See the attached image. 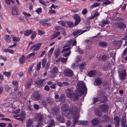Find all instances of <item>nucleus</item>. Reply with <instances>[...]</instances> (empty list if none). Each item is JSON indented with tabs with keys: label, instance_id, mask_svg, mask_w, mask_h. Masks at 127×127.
I'll return each instance as SVG.
<instances>
[{
	"label": "nucleus",
	"instance_id": "50",
	"mask_svg": "<svg viewBox=\"0 0 127 127\" xmlns=\"http://www.w3.org/2000/svg\"><path fill=\"white\" fill-rule=\"evenodd\" d=\"M3 74L5 75L7 77H9L11 76V73L9 72H5L3 73Z\"/></svg>",
	"mask_w": 127,
	"mask_h": 127
},
{
	"label": "nucleus",
	"instance_id": "1",
	"mask_svg": "<svg viewBox=\"0 0 127 127\" xmlns=\"http://www.w3.org/2000/svg\"><path fill=\"white\" fill-rule=\"evenodd\" d=\"M77 93H79L80 95H85L87 93V89L82 82H78L76 87Z\"/></svg>",
	"mask_w": 127,
	"mask_h": 127
},
{
	"label": "nucleus",
	"instance_id": "2",
	"mask_svg": "<svg viewBox=\"0 0 127 127\" xmlns=\"http://www.w3.org/2000/svg\"><path fill=\"white\" fill-rule=\"evenodd\" d=\"M66 93L67 96L69 97L73 98L74 100H77L78 98L79 94L77 92L74 93L70 89H67Z\"/></svg>",
	"mask_w": 127,
	"mask_h": 127
},
{
	"label": "nucleus",
	"instance_id": "19",
	"mask_svg": "<svg viewBox=\"0 0 127 127\" xmlns=\"http://www.w3.org/2000/svg\"><path fill=\"white\" fill-rule=\"evenodd\" d=\"M43 80L42 79H39L38 81H36L35 83L38 86H41L43 84Z\"/></svg>",
	"mask_w": 127,
	"mask_h": 127
},
{
	"label": "nucleus",
	"instance_id": "60",
	"mask_svg": "<svg viewBox=\"0 0 127 127\" xmlns=\"http://www.w3.org/2000/svg\"><path fill=\"white\" fill-rule=\"evenodd\" d=\"M67 60V58H61L60 61L61 62L63 63H64L66 62Z\"/></svg>",
	"mask_w": 127,
	"mask_h": 127
},
{
	"label": "nucleus",
	"instance_id": "18",
	"mask_svg": "<svg viewBox=\"0 0 127 127\" xmlns=\"http://www.w3.org/2000/svg\"><path fill=\"white\" fill-rule=\"evenodd\" d=\"M46 101L48 103L52 105L54 103V100L53 98L50 97H48L46 99Z\"/></svg>",
	"mask_w": 127,
	"mask_h": 127
},
{
	"label": "nucleus",
	"instance_id": "16",
	"mask_svg": "<svg viewBox=\"0 0 127 127\" xmlns=\"http://www.w3.org/2000/svg\"><path fill=\"white\" fill-rule=\"evenodd\" d=\"M33 122L32 120L29 119L26 122V127H31Z\"/></svg>",
	"mask_w": 127,
	"mask_h": 127
},
{
	"label": "nucleus",
	"instance_id": "51",
	"mask_svg": "<svg viewBox=\"0 0 127 127\" xmlns=\"http://www.w3.org/2000/svg\"><path fill=\"white\" fill-rule=\"evenodd\" d=\"M58 23L63 26H65V22L63 21H60L58 22Z\"/></svg>",
	"mask_w": 127,
	"mask_h": 127
},
{
	"label": "nucleus",
	"instance_id": "12",
	"mask_svg": "<svg viewBox=\"0 0 127 127\" xmlns=\"http://www.w3.org/2000/svg\"><path fill=\"white\" fill-rule=\"evenodd\" d=\"M102 83L101 78L99 77H97L95 80L94 84L96 86H98L100 85Z\"/></svg>",
	"mask_w": 127,
	"mask_h": 127
},
{
	"label": "nucleus",
	"instance_id": "62",
	"mask_svg": "<svg viewBox=\"0 0 127 127\" xmlns=\"http://www.w3.org/2000/svg\"><path fill=\"white\" fill-rule=\"evenodd\" d=\"M18 116H19L21 118H24V119L25 118V114L24 112H22L20 114L18 115Z\"/></svg>",
	"mask_w": 127,
	"mask_h": 127
},
{
	"label": "nucleus",
	"instance_id": "36",
	"mask_svg": "<svg viewBox=\"0 0 127 127\" xmlns=\"http://www.w3.org/2000/svg\"><path fill=\"white\" fill-rule=\"evenodd\" d=\"M95 113L96 116L99 117H101L102 115L101 112L97 110H96L95 111Z\"/></svg>",
	"mask_w": 127,
	"mask_h": 127
},
{
	"label": "nucleus",
	"instance_id": "59",
	"mask_svg": "<svg viewBox=\"0 0 127 127\" xmlns=\"http://www.w3.org/2000/svg\"><path fill=\"white\" fill-rule=\"evenodd\" d=\"M55 123V122L54 120H51V122L49 124V125H50L51 126H54Z\"/></svg>",
	"mask_w": 127,
	"mask_h": 127
},
{
	"label": "nucleus",
	"instance_id": "64",
	"mask_svg": "<svg viewBox=\"0 0 127 127\" xmlns=\"http://www.w3.org/2000/svg\"><path fill=\"white\" fill-rule=\"evenodd\" d=\"M87 12V11L86 9L85 8L83 9L82 11V13L83 15H85Z\"/></svg>",
	"mask_w": 127,
	"mask_h": 127
},
{
	"label": "nucleus",
	"instance_id": "11",
	"mask_svg": "<svg viewBox=\"0 0 127 127\" xmlns=\"http://www.w3.org/2000/svg\"><path fill=\"white\" fill-rule=\"evenodd\" d=\"M100 109L103 111H107L108 110V105L103 104L99 106Z\"/></svg>",
	"mask_w": 127,
	"mask_h": 127
},
{
	"label": "nucleus",
	"instance_id": "4",
	"mask_svg": "<svg viewBox=\"0 0 127 127\" xmlns=\"http://www.w3.org/2000/svg\"><path fill=\"white\" fill-rule=\"evenodd\" d=\"M70 113L75 115L77 114V109L76 106L75 105H72L70 106L69 109Z\"/></svg>",
	"mask_w": 127,
	"mask_h": 127
},
{
	"label": "nucleus",
	"instance_id": "38",
	"mask_svg": "<svg viewBox=\"0 0 127 127\" xmlns=\"http://www.w3.org/2000/svg\"><path fill=\"white\" fill-rule=\"evenodd\" d=\"M42 118V116L40 114H38L36 117V119L39 121H41Z\"/></svg>",
	"mask_w": 127,
	"mask_h": 127
},
{
	"label": "nucleus",
	"instance_id": "57",
	"mask_svg": "<svg viewBox=\"0 0 127 127\" xmlns=\"http://www.w3.org/2000/svg\"><path fill=\"white\" fill-rule=\"evenodd\" d=\"M88 122L87 121H83L81 122V124L82 125L84 126L87 125L88 124Z\"/></svg>",
	"mask_w": 127,
	"mask_h": 127
},
{
	"label": "nucleus",
	"instance_id": "61",
	"mask_svg": "<svg viewBox=\"0 0 127 127\" xmlns=\"http://www.w3.org/2000/svg\"><path fill=\"white\" fill-rule=\"evenodd\" d=\"M111 2L108 0H106L103 3L105 5L109 4L111 3Z\"/></svg>",
	"mask_w": 127,
	"mask_h": 127
},
{
	"label": "nucleus",
	"instance_id": "43",
	"mask_svg": "<svg viewBox=\"0 0 127 127\" xmlns=\"http://www.w3.org/2000/svg\"><path fill=\"white\" fill-rule=\"evenodd\" d=\"M100 5V3L98 2H95L90 7V8L92 9L95 7L97 6Z\"/></svg>",
	"mask_w": 127,
	"mask_h": 127
},
{
	"label": "nucleus",
	"instance_id": "31",
	"mask_svg": "<svg viewBox=\"0 0 127 127\" xmlns=\"http://www.w3.org/2000/svg\"><path fill=\"white\" fill-rule=\"evenodd\" d=\"M101 23H102V27L104 26L106 24H108L110 23L109 21L107 20H101Z\"/></svg>",
	"mask_w": 127,
	"mask_h": 127
},
{
	"label": "nucleus",
	"instance_id": "22",
	"mask_svg": "<svg viewBox=\"0 0 127 127\" xmlns=\"http://www.w3.org/2000/svg\"><path fill=\"white\" fill-rule=\"evenodd\" d=\"M96 71L93 70L89 72L88 75L90 77H93L96 74Z\"/></svg>",
	"mask_w": 127,
	"mask_h": 127
},
{
	"label": "nucleus",
	"instance_id": "14",
	"mask_svg": "<svg viewBox=\"0 0 127 127\" xmlns=\"http://www.w3.org/2000/svg\"><path fill=\"white\" fill-rule=\"evenodd\" d=\"M74 116L73 117V125L74 126L78 122V119L79 118V114H77Z\"/></svg>",
	"mask_w": 127,
	"mask_h": 127
},
{
	"label": "nucleus",
	"instance_id": "29",
	"mask_svg": "<svg viewBox=\"0 0 127 127\" xmlns=\"http://www.w3.org/2000/svg\"><path fill=\"white\" fill-rule=\"evenodd\" d=\"M60 34V33L59 32H58L53 35H52L51 38V39H54L56 37L59 36Z\"/></svg>",
	"mask_w": 127,
	"mask_h": 127
},
{
	"label": "nucleus",
	"instance_id": "13",
	"mask_svg": "<svg viewBox=\"0 0 127 127\" xmlns=\"http://www.w3.org/2000/svg\"><path fill=\"white\" fill-rule=\"evenodd\" d=\"M59 108L58 107H55L51 110L52 113L54 115L56 114L59 112Z\"/></svg>",
	"mask_w": 127,
	"mask_h": 127
},
{
	"label": "nucleus",
	"instance_id": "34",
	"mask_svg": "<svg viewBox=\"0 0 127 127\" xmlns=\"http://www.w3.org/2000/svg\"><path fill=\"white\" fill-rule=\"evenodd\" d=\"M122 43V41H114L113 43L114 44H115V45L118 46L121 45Z\"/></svg>",
	"mask_w": 127,
	"mask_h": 127
},
{
	"label": "nucleus",
	"instance_id": "6",
	"mask_svg": "<svg viewBox=\"0 0 127 127\" xmlns=\"http://www.w3.org/2000/svg\"><path fill=\"white\" fill-rule=\"evenodd\" d=\"M33 97L35 100H40L42 97V95L41 94L37 92H35L33 95Z\"/></svg>",
	"mask_w": 127,
	"mask_h": 127
},
{
	"label": "nucleus",
	"instance_id": "20",
	"mask_svg": "<svg viewBox=\"0 0 127 127\" xmlns=\"http://www.w3.org/2000/svg\"><path fill=\"white\" fill-rule=\"evenodd\" d=\"M60 50L59 48L56 49L54 51V53L55 56V58H57L60 55Z\"/></svg>",
	"mask_w": 127,
	"mask_h": 127
},
{
	"label": "nucleus",
	"instance_id": "53",
	"mask_svg": "<svg viewBox=\"0 0 127 127\" xmlns=\"http://www.w3.org/2000/svg\"><path fill=\"white\" fill-rule=\"evenodd\" d=\"M85 66V63H82L79 65L80 68L82 69H83L84 68Z\"/></svg>",
	"mask_w": 127,
	"mask_h": 127
},
{
	"label": "nucleus",
	"instance_id": "28",
	"mask_svg": "<svg viewBox=\"0 0 127 127\" xmlns=\"http://www.w3.org/2000/svg\"><path fill=\"white\" fill-rule=\"evenodd\" d=\"M32 32V30H29L25 32L24 35L25 36H27L30 34Z\"/></svg>",
	"mask_w": 127,
	"mask_h": 127
},
{
	"label": "nucleus",
	"instance_id": "45",
	"mask_svg": "<svg viewBox=\"0 0 127 127\" xmlns=\"http://www.w3.org/2000/svg\"><path fill=\"white\" fill-rule=\"evenodd\" d=\"M114 123H113L119 122V118L117 116L115 117L114 119Z\"/></svg>",
	"mask_w": 127,
	"mask_h": 127
},
{
	"label": "nucleus",
	"instance_id": "35",
	"mask_svg": "<svg viewBox=\"0 0 127 127\" xmlns=\"http://www.w3.org/2000/svg\"><path fill=\"white\" fill-rule=\"evenodd\" d=\"M61 109L62 111L65 112L67 110V108L66 107V105L64 104L61 107Z\"/></svg>",
	"mask_w": 127,
	"mask_h": 127
},
{
	"label": "nucleus",
	"instance_id": "55",
	"mask_svg": "<svg viewBox=\"0 0 127 127\" xmlns=\"http://www.w3.org/2000/svg\"><path fill=\"white\" fill-rule=\"evenodd\" d=\"M13 40V41H18L20 40V38L18 37H13L12 38Z\"/></svg>",
	"mask_w": 127,
	"mask_h": 127
},
{
	"label": "nucleus",
	"instance_id": "24",
	"mask_svg": "<svg viewBox=\"0 0 127 127\" xmlns=\"http://www.w3.org/2000/svg\"><path fill=\"white\" fill-rule=\"evenodd\" d=\"M103 120L104 122H108L109 120V118L107 115H106L102 117Z\"/></svg>",
	"mask_w": 127,
	"mask_h": 127
},
{
	"label": "nucleus",
	"instance_id": "49",
	"mask_svg": "<svg viewBox=\"0 0 127 127\" xmlns=\"http://www.w3.org/2000/svg\"><path fill=\"white\" fill-rule=\"evenodd\" d=\"M4 88L7 92H8V90L10 89V87H9L7 85H5L4 86Z\"/></svg>",
	"mask_w": 127,
	"mask_h": 127
},
{
	"label": "nucleus",
	"instance_id": "42",
	"mask_svg": "<svg viewBox=\"0 0 127 127\" xmlns=\"http://www.w3.org/2000/svg\"><path fill=\"white\" fill-rule=\"evenodd\" d=\"M73 42V40L70 39V41L68 42V44L64 46L63 47V48H65L68 47Z\"/></svg>",
	"mask_w": 127,
	"mask_h": 127
},
{
	"label": "nucleus",
	"instance_id": "9",
	"mask_svg": "<svg viewBox=\"0 0 127 127\" xmlns=\"http://www.w3.org/2000/svg\"><path fill=\"white\" fill-rule=\"evenodd\" d=\"M90 28V27L89 26L88 27H87V30H84L83 31H81V30H77L76 31H75L73 33V34L74 35H76L77 34L80 33V34H81L82 33L84 32H85L88 31L89 30Z\"/></svg>",
	"mask_w": 127,
	"mask_h": 127
},
{
	"label": "nucleus",
	"instance_id": "10",
	"mask_svg": "<svg viewBox=\"0 0 127 127\" xmlns=\"http://www.w3.org/2000/svg\"><path fill=\"white\" fill-rule=\"evenodd\" d=\"M41 44V43H37L35 44L31 47L30 49L32 50L33 48L35 47L33 49V50L34 51L37 50L39 49Z\"/></svg>",
	"mask_w": 127,
	"mask_h": 127
},
{
	"label": "nucleus",
	"instance_id": "52",
	"mask_svg": "<svg viewBox=\"0 0 127 127\" xmlns=\"http://www.w3.org/2000/svg\"><path fill=\"white\" fill-rule=\"evenodd\" d=\"M54 49V48H52L49 51L48 54V56H50L51 55Z\"/></svg>",
	"mask_w": 127,
	"mask_h": 127
},
{
	"label": "nucleus",
	"instance_id": "46",
	"mask_svg": "<svg viewBox=\"0 0 127 127\" xmlns=\"http://www.w3.org/2000/svg\"><path fill=\"white\" fill-rule=\"evenodd\" d=\"M66 24L68 25L69 27L70 28H72L74 26V24L72 22L67 21L66 22Z\"/></svg>",
	"mask_w": 127,
	"mask_h": 127
},
{
	"label": "nucleus",
	"instance_id": "63",
	"mask_svg": "<svg viewBox=\"0 0 127 127\" xmlns=\"http://www.w3.org/2000/svg\"><path fill=\"white\" fill-rule=\"evenodd\" d=\"M123 56L127 55V48H126L124 50L123 53L122 55Z\"/></svg>",
	"mask_w": 127,
	"mask_h": 127
},
{
	"label": "nucleus",
	"instance_id": "41",
	"mask_svg": "<svg viewBox=\"0 0 127 127\" xmlns=\"http://www.w3.org/2000/svg\"><path fill=\"white\" fill-rule=\"evenodd\" d=\"M126 121V119H122L121 123L122 127H125V126Z\"/></svg>",
	"mask_w": 127,
	"mask_h": 127
},
{
	"label": "nucleus",
	"instance_id": "54",
	"mask_svg": "<svg viewBox=\"0 0 127 127\" xmlns=\"http://www.w3.org/2000/svg\"><path fill=\"white\" fill-rule=\"evenodd\" d=\"M32 35L31 36V37L32 39H33L34 37L36 36V33L35 32H32Z\"/></svg>",
	"mask_w": 127,
	"mask_h": 127
},
{
	"label": "nucleus",
	"instance_id": "25",
	"mask_svg": "<svg viewBox=\"0 0 127 127\" xmlns=\"http://www.w3.org/2000/svg\"><path fill=\"white\" fill-rule=\"evenodd\" d=\"M57 118L58 120L62 123H63L64 122V120L62 116L57 115Z\"/></svg>",
	"mask_w": 127,
	"mask_h": 127
},
{
	"label": "nucleus",
	"instance_id": "56",
	"mask_svg": "<svg viewBox=\"0 0 127 127\" xmlns=\"http://www.w3.org/2000/svg\"><path fill=\"white\" fill-rule=\"evenodd\" d=\"M12 83L14 86L16 87L18 86V82L17 81H13Z\"/></svg>",
	"mask_w": 127,
	"mask_h": 127
},
{
	"label": "nucleus",
	"instance_id": "58",
	"mask_svg": "<svg viewBox=\"0 0 127 127\" xmlns=\"http://www.w3.org/2000/svg\"><path fill=\"white\" fill-rule=\"evenodd\" d=\"M99 100V99L97 97L93 98V103H94L96 102Z\"/></svg>",
	"mask_w": 127,
	"mask_h": 127
},
{
	"label": "nucleus",
	"instance_id": "48",
	"mask_svg": "<svg viewBox=\"0 0 127 127\" xmlns=\"http://www.w3.org/2000/svg\"><path fill=\"white\" fill-rule=\"evenodd\" d=\"M41 64V62H40L37 65L36 70L38 71L40 69Z\"/></svg>",
	"mask_w": 127,
	"mask_h": 127
},
{
	"label": "nucleus",
	"instance_id": "40",
	"mask_svg": "<svg viewBox=\"0 0 127 127\" xmlns=\"http://www.w3.org/2000/svg\"><path fill=\"white\" fill-rule=\"evenodd\" d=\"M3 51L4 52H8L11 54H13L14 53L13 50L8 49H3Z\"/></svg>",
	"mask_w": 127,
	"mask_h": 127
},
{
	"label": "nucleus",
	"instance_id": "7",
	"mask_svg": "<svg viewBox=\"0 0 127 127\" xmlns=\"http://www.w3.org/2000/svg\"><path fill=\"white\" fill-rule=\"evenodd\" d=\"M65 75L71 77L73 74V73L72 71L70 69H66L64 72Z\"/></svg>",
	"mask_w": 127,
	"mask_h": 127
},
{
	"label": "nucleus",
	"instance_id": "3",
	"mask_svg": "<svg viewBox=\"0 0 127 127\" xmlns=\"http://www.w3.org/2000/svg\"><path fill=\"white\" fill-rule=\"evenodd\" d=\"M62 51V53H63V56L65 57H67L69 56L71 53L70 51V47H69L66 48H64Z\"/></svg>",
	"mask_w": 127,
	"mask_h": 127
},
{
	"label": "nucleus",
	"instance_id": "27",
	"mask_svg": "<svg viewBox=\"0 0 127 127\" xmlns=\"http://www.w3.org/2000/svg\"><path fill=\"white\" fill-rule=\"evenodd\" d=\"M59 100L63 102H64L65 101V98L64 95L62 94L59 98Z\"/></svg>",
	"mask_w": 127,
	"mask_h": 127
},
{
	"label": "nucleus",
	"instance_id": "15",
	"mask_svg": "<svg viewBox=\"0 0 127 127\" xmlns=\"http://www.w3.org/2000/svg\"><path fill=\"white\" fill-rule=\"evenodd\" d=\"M98 58L100 60L104 61L107 59V56L105 54L103 55H100L99 57Z\"/></svg>",
	"mask_w": 127,
	"mask_h": 127
},
{
	"label": "nucleus",
	"instance_id": "30",
	"mask_svg": "<svg viewBox=\"0 0 127 127\" xmlns=\"http://www.w3.org/2000/svg\"><path fill=\"white\" fill-rule=\"evenodd\" d=\"M25 56L24 55H22L19 58L20 63L21 64H23L25 61Z\"/></svg>",
	"mask_w": 127,
	"mask_h": 127
},
{
	"label": "nucleus",
	"instance_id": "47",
	"mask_svg": "<svg viewBox=\"0 0 127 127\" xmlns=\"http://www.w3.org/2000/svg\"><path fill=\"white\" fill-rule=\"evenodd\" d=\"M47 60L46 59H43L42 61V66L43 67H44L45 65Z\"/></svg>",
	"mask_w": 127,
	"mask_h": 127
},
{
	"label": "nucleus",
	"instance_id": "32",
	"mask_svg": "<svg viewBox=\"0 0 127 127\" xmlns=\"http://www.w3.org/2000/svg\"><path fill=\"white\" fill-rule=\"evenodd\" d=\"M58 72V70L56 67H54L51 70V72L53 74H56Z\"/></svg>",
	"mask_w": 127,
	"mask_h": 127
},
{
	"label": "nucleus",
	"instance_id": "23",
	"mask_svg": "<svg viewBox=\"0 0 127 127\" xmlns=\"http://www.w3.org/2000/svg\"><path fill=\"white\" fill-rule=\"evenodd\" d=\"M92 124L94 125H96L99 122V120L95 118L93 119L92 121Z\"/></svg>",
	"mask_w": 127,
	"mask_h": 127
},
{
	"label": "nucleus",
	"instance_id": "8",
	"mask_svg": "<svg viewBox=\"0 0 127 127\" xmlns=\"http://www.w3.org/2000/svg\"><path fill=\"white\" fill-rule=\"evenodd\" d=\"M126 76V72L125 70H122L119 72V77L121 80H124L125 79Z\"/></svg>",
	"mask_w": 127,
	"mask_h": 127
},
{
	"label": "nucleus",
	"instance_id": "26",
	"mask_svg": "<svg viewBox=\"0 0 127 127\" xmlns=\"http://www.w3.org/2000/svg\"><path fill=\"white\" fill-rule=\"evenodd\" d=\"M107 43L105 42H100L99 43V46L101 47L107 46Z\"/></svg>",
	"mask_w": 127,
	"mask_h": 127
},
{
	"label": "nucleus",
	"instance_id": "17",
	"mask_svg": "<svg viewBox=\"0 0 127 127\" xmlns=\"http://www.w3.org/2000/svg\"><path fill=\"white\" fill-rule=\"evenodd\" d=\"M16 7L15 6L13 7H12V13L14 16H16L18 15L17 11L16 10Z\"/></svg>",
	"mask_w": 127,
	"mask_h": 127
},
{
	"label": "nucleus",
	"instance_id": "5",
	"mask_svg": "<svg viewBox=\"0 0 127 127\" xmlns=\"http://www.w3.org/2000/svg\"><path fill=\"white\" fill-rule=\"evenodd\" d=\"M73 17L75 20L74 26H76L80 22L81 19L79 16L77 14H75Z\"/></svg>",
	"mask_w": 127,
	"mask_h": 127
},
{
	"label": "nucleus",
	"instance_id": "44",
	"mask_svg": "<svg viewBox=\"0 0 127 127\" xmlns=\"http://www.w3.org/2000/svg\"><path fill=\"white\" fill-rule=\"evenodd\" d=\"M5 3L8 5L10 4V2L12 3H14V0H5Z\"/></svg>",
	"mask_w": 127,
	"mask_h": 127
},
{
	"label": "nucleus",
	"instance_id": "21",
	"mask_svg": "<svg viewBox=\"0 0 127 127\" xmlns=\"http://www.w3.org/2000/svg\"><path fill=\"white\" fill-rule=\"evenodd\" d=\"M118 28L121 29H123L125 28L126 27V25L122 22H120L118 24Z\"/></svg>",
	"mask_w": 127,
	"mask_h": 127
},
{
	"label": "nucleus",
	"instance_id": "37",
	"mask_svg": "<svg viewBox=\"0 0 127 127\" xmlns=\"http://www.w3.org/2000/svg\"><path fill=\"white\" fill-rule=\"evenodd\" d=\"M106 99L107 97L106 96H105L102 95L100 97V100L101 102H104L106 101Z\"/></svg>",
	"mask_w": 127,
	"mask_h": 127
},
{
	"label": "nucleus",
	"instance_id": "39",
	"mask_svg": "<svg viewBox=\"0 0 127 127\" xmlns=\"http://www.w3.org/2000/svg\"><path fill=\"white\" fill-rule=\"evenodd\" d=\"M4 39L6 42H10V38L9 35H6L4 37Z\"/></svg>",
	"mask_w": 127,
	"mask_h": 127
},
{
	"label": "nucleus",
	"instance_id": "33",
	"mask_svg": "<svg viewBox=\"0 0 127 127\" xmlns=\"http://www.w3.org/2000/svg\"><path fill=\"white\" fill-rule=\"evenodd\" d=\"M33 83V80L31 79H30L28 82L27 83V87L28 88H30Z\"/></svg>",
	"mask_w": 127,
	"mask_h": 127
}]
</instances>
